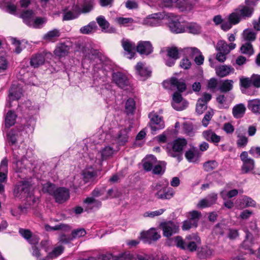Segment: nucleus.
I'll return each mask as SVG.
<instances>
[{
    "label": "nucleus",
    "instance_id": "72a5a7b5",
    "mask_svg": "<svg viewBox=\"0 0 260 260\" xmlns=\"http://www.w3.org/2000/svg\"><path fill=\"white\" fill-rule=\"evenodd\" d=\"M60 35L59 29H54L47 32L43 37V39L46 42H54Z\"/></svg>",
    "mask_w": 260,
    "mask_h": 260
},
{
    "label": "nucleus",
    "instance_id": "8fccbe9b",
    "mask_svg": "<svg viewBox=\"0 0 260 260\" xmlns=\"http://www.w3.org/2000/svg\"><path fill=\"white\" fill-rule=\"evenodd\" d=\"M242 19L237 9L228 17V20L230 21L234 25L239 23Z\"/></svg>",
    "mask_w": 260,
    "mask_h": 260
},
{
    "label": "nucleus",
    "instance_id": "393cba45",
    "mask_svg": "<svg viewBox=\"0 0 260 260\" xmlns=\"http://www.w3.org/2000/svg\"><path fill=\"white\" fill-rule=\"evenodd\" d=\"M8 173V159L4 158L0 164V183L5 182L7 180Z\"/></svg>",
    "mask_w": 260,
    "mask_h": 260
},
{
    "label": "nucleus",
    "instance_id": "a211bd4d",
    "mask_svg": "<svg viewBox=\"0 0 260 260\" xmlns=\"http://www.w3.org/2000/svg\"><path fill=\"white\" fill-rule=\"evenodd\" d=\"M187 244L186 249H188L190 251H196L197 248V244L201 243V239L197 234H191L188 235L186 237Z\"/></svg>",
    "mask_w": 260,
    "mask_h": 260
},
{
    "label": "nucleus",
    "instance_id": "58836bf2",
    "mask_svg": "<svg viewBox=\"0 0 260 260\" xmlns=\"http://www.w3.org/2000/svg\"><path fill=\"white\" fill-rule=\"evenodd\" d=\"M17 116L15 112L12 110L8 112L5 117V126L10 127L13 126L16 121Z\"/></svg>",
    "mask_w": 260,
    "mask_h": 260
},
{
    "label": "nucleus",
    "instance_id": "4c0bfd02",
    "mask_svg": "<svg viewBox=\"0 0 260 260\" xmlns=\"http://www.w3.org/2000/svg\"><path fill=\"white\" fill-rule=\"evenodd\" d=\"M256 34L250 29H245L242 34L243 41L245 42H253L255 40Z\"/></svg>",
    "mask_w": 260,
    "mask_h": 260
},
{
    "label": "nucleus",
    "instance_id": "052dcab7",
    "mask_svg": "<svg viewBox=\"0 0 260 260\" xmlns=\"http://www.w3.org/2000/svg\"><path fill=\"white\" fill-rule=\"evenodd\" d=\"M165 164L164 162H159L158 164H154L153 166L152 172L154 174H161L164 172Z\"/></svg>",
    "mask_w": 260,
    "mask_h": 260
},
{
    "label": "nucleus",
    "instance_id": "20e7f679",
    "mask_svg": "<svg viewBox=\"0 0 260 260\" xmlns=\"http://www.w3.org/2000/svg\"><path fill=\"white\" fill-rule=\"evenodd\" d=\"M187 142L184 139L179 138L167 145V150L170 156L177 157L180 161L183 148L186 146Z\"/></svg>",
    "mask_w": 260,
    "mask_h": 260
},
{
    "label": "nucleus",
    "instance_id": "6ab92c4d",
    "mask_svg": "<svg viewBox=\"0 0 260 260\" xmlns=\"http://www.w3.org/2000/svg\"><path fill=\"white\" fill-rule=\"evenodd\" d=\"M135 69L136 73L140 80H145L151 75L150 69L142 62H138L136 66Z\"/></svg>",
    "mask_w": 260,
    "mask_h": 260
},
{
    "label": "nucleus",
    "instance_id": "5fc2aeb1",
    "mask_svg": "<svg viewBox=\"0 0 260 260\" xmlns=\"http://www.w3.org/2000/svg\"><path fill=\"white\" fill-rule=\"evenodd\" d=\"M243 162L242 170L245 173H248L254 169L255 163L254 160L252 158H251Z\"/></svg>",
    "mask_w": 260,
    "mask_h": 260
},
{
    "label": "nucleus",
    "instance_id": "338daca9",
    "mask_svg": "<svg viewBox=\"0 0 260 260\" xmlns=\"http://www.w3.org/2000/svg\"><path fill=\"white\" fill-rule=\"evenodd\" d=\"M167 55L169 57H171L176 59L179 58V52L176 47L169 48L167 49Z\"/></svg>",
    "mask_w": 260,
    "mask_h": 260
},
{
    "label": "nucleus",
    "instance_id": "3c124183",
    "mask_svg": "<svg viewBox=\"0 0 260 260\" xmlns=\"http://www.w3.org/2000/svg\"><path fill=\"white\" fill-rule=\"evenodd\" d=\"M34 16V13L32 10H26L21 14V17L23 19L24 22L27 25L32 20Z\"/></svg>",
    "mask_w": 260,
    "mask_h": 260
},
{
    "label": "nucleus",
    "instance_id": "f03ea898",
    "mask_svg": "<svg viewBox=\"0 0 260 260\" xmlns=\"http://www.w3.org/2000/svg\"><path fill=\"white\" fill-rule=\"evenodd\" d=\"M112 81L119 88L128 92L134 89V85L131 78L125 73L121 72H113L112 76Z\"/></svg>",
    "mask_w": 260,
    "mask_h": 260
},
{
    "label": "nucleus",
    "instance_id": "ea45409f",
    "mask_svg": "<svg viewBox=\"0 0 260 260\" xmlns=\"http://www.w3.org/2000/svg\"><path fill=\"white\" fill-rule=\"evenodd\" d=\"M185 31L194 35L199 34L201 32V27L197 23H185Z\"/></svg>",
    "mask_w": 260,
    "mask_h": 260
},
{
    "label": "nucleus",
    "instance_id": "bf43d9fd",
    "mask_svg": "<svg viewBox=\"0 0 260 260\" xmlns=\"http://www.w3.org/2000/svg\"><path fill=\"white\" fill-rule=\"evenodd\" d=\"M238 140L237 141V145L238 147H245L248 142V138L240 133L237 134Z\"/></svg>",
    "mask_w": 260,
    "mask_h": 260
},
{
    "label": "nucleus",
    "instance_id": "4d7b16f0",
    "mask_svg": "<svg viewBox=\"0 0 260 260\" xmlns=\"http://www.w3.org/2000/svg\"><path fill=\"white\" fill-rule=\"evenodd\" d=\"M56 189L55 185L50 182H47L43 185L42 191L50 195L53 196Z\"/></svg>",
    "mask_w": 260,
    "mask_h": 260
},
{
    "label": "nucleus",
    "instance_id": "2f4dec72",
    "mask_svg": "<svg viewBox=\"0 0 260 260\" xmlns=\"http://www.w3.org/2000/svg\"><path fill=\"white\" fill-rule=\"evenodd\" d=\"M216 75L220 77H224L234 72V69L231 66L222 65L215 68Z\"/></svg>",
    "mask_w": 260,
    "mask_h": 260
},
{
    "label": "nucleus",
    "instance_id": "13d9d810",
    "mask_svg": "<svg viewBox=\"0 0 260 260\" xmlns=\"http://www.w3.org/2000/svg\"><path fill=\"white\" fill-rule=\"evenodd\" d=\"M201 217V213L200 212L193 210L188 212V219L191 221L195 223L198 226V221Z\"/></svg>",
    "mask_w": 260,
    "mask_h": 260
},
{
    "label": "nucleus",
    "instance_id": "680f3d73",
    "mask_svg": "<svg viewBox=\"0 0 260 260\" xmlns=\"http://www.w3.org/2000/svg\"><path fill=\"white\" fill-rule=\"evenodd\" d=\"M207 104L202 100H198L196 105V112L199 114H202L207 109Z\"/></svg>",
    "mask_w": 260,
    "mask_h": 260
},
{
    "label": "nucleus",
    "instance_id": "0eeeda50",
    "mask_svg": "<svg viewBox=\"0 0 260 260\" xmlns=\"http://www.w3.org/2000/svg\"><path fill=\"white\" fill-rule=\"evenodd\" d=\"M166 12H162L149 15L144 19L142 23L148 26H159L161 24V20L165 19L166 17Z\"/></svg>",
    "mask_w": 260,
    "mask_h": 260
},
{
    "label": "nucleus",
    "instance_id": "c756f323",
    "mask_svg": "<svg viewBox=\"0 0 260 260\" xmlns=\"http://www.w3.org/2000/svg\"><path fill=\"white\" fill-rule=\"evenodd\" d=\"M166 183L159 181L153 183L151 185L152 193L154 194V196L156 198H165L166 197V196H164L160 193H161V189L164 188V186L166 185Z\"/></svg>",
    "mask_w": 260,
    "mask_h": 260
},
{
    "label": "nucleus",
    "instance_id": "473e14b6",
    "mask_svg": "<svg viewBox=\"0 0 260 260\" xmlns=\"http://www.w3.org/2000/svg\"><path fill=\"white\" fill-rule=\"evenodd\" d=\"M245 111L246 107L244 104L241 103L237 104L232 109L233 115L236 119L243 117L245 113Z\"/></svg>",
    "mask_w": 260,
    "mask_h": 260
},
{
    "label": "nucleus",
    "instance_id": "6e6d98bb",
    "mask_svg": "<svg viewBox=\"0 0 260 260\" xmlns=\"http://www.w3.org/2000/svg\"><path fill=\"white\" fill-rule=\"evenodd\" d=\"M115 22L120 25L126 26L128 24H132L134 22V19L131 17H116L115 19Z\"/></svg>",
    "mask_w": 260,
    "mask_h": 260
},
{
    "label": "nucleus",
    "instance_id": "9b49d317",
    "mask_svg": "<svg viewBox=\"0 0 260 260\" xmlns=\"http://www.w3.org/2000/svg\"><path fill=\"white\" fill-rule=\"evenodd\" d=\"M245 6H240L237 8L238 12L242 19H246L250 17L253 12L254 0H245Z\"/></svg>",
    "mask_w": 260,
    "mask_h": 260
},
{
    "label": "nucleus",
    "instance_id": "79ce46f5",
    "mask_svg": "<svg viewBox=\"0 0 260 260\" xmlns=\"http://www.w3.org/2000/svg\"><path fill=\"white\" fill-rule=\"evenodd\" d=\"M79 14V13L75 10H63V17L62 20L63 21H68L73 19H75L78 18Z\"/></svg>",
    "mask_w": 260,
    "mask_h": 260
},
{
    "label": "nucleus",
    "instance_id": "49530a36",
    "mask_svg": "<svg viewBox=\"0 0 260 260\" xmlns=\"http://www.w3.org/2000/svg\"><path fill=\"white\" fill-rule=\"evenodd\" d=\"M216 100L219 104L218 107L220 109L229 108L231 103V101L227 100L224 95H219L217 97Z\"/></svg>",
    "mask_w": 260,
    "mask_h": 260
},
{
    "label": "nucleus",
    "instance_id": "6e6552de",
    "mask_svg": "<svg viewBox=\"0 0 260 260\" xmlns=\"http://www.w3.org/2000/svg\"><path fill=\"white\" fill-rule=\"evenodd\" d=\"M149 118H150L149 125L153 135L156 134L157 131L165 127V123L162 117L158 116L156 113L151 112L149 114Z\"/></svg>",
    "mask_w": 260,
    "mask_h": 260
},
{
    "label": "nucleus",
    "instance_id": "2eb2a0df",
    "mask_svg": "<svg viewBox=\"0 0 260 260\" xmlns=\"http://www.w3.org/2000/svg\"><path fill=\"white\" fill-rule=\"evenodd\" d=\"M160 238V234L154 228H151L147 232H143L141 234V238L143 242L149 244L158 240Z\"/></svg>",
    "mask_w": 260,
    "mask_h": 260
},
{
    "label": "nucleus",
    "instance_id": "cd10ccee",
    "mask_svg": "<svg viewBox=\"0 0 260 260\" xmlns=\"http://www.w3.org/2000/svg\"><path fill=\"white\" fill-rule=\"evenodd\" d=\"M46 55L47 53L43 52L42 53H37L32 55L30 61L31 66L36 68L43 65L45 62V56Z\"/></svg>",
    "mask_w": 260,
    "mask_h": 260
},
{
    "label": "nucleus",
    "instance_id": "c03bdc74",
    "mask_svg": "<svg viewBox=\"0 0 260 260\" xmlns=\"http://www.w3.org/2000/svg\"><path fill=\"white\" fill-rule=\"evenodd\" d=\"M46 18L38 17H36L35 19H33L28 26L36 28H39L42 27L43 26V25L46 23Z\"/></svg>",
    "mask_w": 260,
    "mask_h": 260
},
{
    "label": "nucleus",
    "instance_id": "ddd939ff",
    "mask_svg": "<svg viewBox=\"0 0 260 260\" xmlns=\"http://www.w3.org/2000/svg\"><path fill=\"white\" fill-rule=\"evenodd\" d=\"M162 85L165 88L176 87L180 92L185 91L186 88V84L184 81L178 80L176 78H172L169 81H164Z\"/></svg>",
    "mask_w": 260,
    "mask_h": 260
},
{
    "label": "nucleus",
    "instance_id": "de8ad7c7",
    "mask_svg": "<svg viewBox=\"0 0 260 260\" xmlns=\"http://www.w3.org/2000/svg\"><path fill=\"white\" fill-rule=\"evenodd\" d=\"M240 50L242 53L248 56L252 55L254 53L253 48L250 42L243 43L240 48Z\"/></svg>",
    "mask_w": 260,
    "mask_h": 260
},
{
    "label": "nucleus",
    "instance_id": "864d4df0",
    "mask_svg": "<svg viewBox=\"0 0 260 260\" xmlns=\"http://www.w3.org/2000/svg\"><path fill=\"white\" fill-rule=\"evenodd\" d=\"M160 193L164 196H166V197L165 198H158L159 199L169 200L173 197L174 191L172 188L168 187V183H166L164 188L161 189Z\"/></svg>",
    "mask_w": 260,
    "mask_h": 260
},
{
    "label": "nucleus",
    "instance_id": "39448f33",
    "mask_svg": "<svg viewBox=\"0 0 260 260\" xmlns=\"http://www.w3.org/2000/svg\"><path fill=\"white\" fill-rule=\"evenodd\" d=\"M165 19L169 21V27L173 32L179 34L185 31V23L181 22L179 17L172 13H166Z\"/></svg>",
    "mask_w": 260,
    "mask_h": 260
},
{
    "label": "nucleus",
    "instance_id": "603ef678",
    "mask_svg": "<svg viewBox=\"0 0 260 260\" xmlns=\"http://www.w3.org/2000/svg\"><path fill=\"white\" fill-rule=\"evenodd\" d=\"M136 109V103L134 100L132 98H129L127 100L125 110L127 114H133Z\"/></svg>",
    "mask_w": 260,
    "mask_h": 260
},
{
    "label": "nucleus",
    "instance_id": "423d86ee",
    "mask_svg": "<svg viewBox=\"0 0 260 260\" xmlns=\"http://www.w3.org/2000/svg\"><path fill=\"white\" fill-rule=\"evenodd\" d=\"M31 183L28 179L19 181L15 186L14 194L15 197L22 198L29 196Z\"/></svg>",
    "mask_w": 260,
    "mask_h": 260
},
{
    "label": "nucleus",
    "instance_id": "1a4fd4ad",
    "mask_svg": "<svg viewBox=\"0 0 260 260\" xmlns=\"http://www.w3.org/2000/svg\"><path fill=\"white\" fill-rule=\"evenodd\" d=\"M166 7L175 6L178 7L181 11H190L193 8L194 4L190 2L183 0V2H178L179 0H161Z\"/></svg>",
    "mask_w": 260,
    "mask_h": 260
},
{
    "label": "nucleus",
    "instance_id": "a18cd8bd",
    "mask_svg": "<svg viewBox=\"0 0 260 260\" xmlns=\"http://www.w3.org/2000/svg\"><path fill=\"white\" fill-rule=\"evenodd\" d=\"M18 132L14 130H11L7 135V141L9 145L13 146L15 145L17 141Z\"/></svg>",
    "mask_w": 260,
    "mask_h": 260
},
{
    "label": "nucleus",
    "instance_id": "4468645a",
    "mask_svg": "<svg viewBox=\"0 0 260 260\" xmlns=\"http://www.w3.org/2000/svg\"><path fill=\"white\" fill-rule=\"evenodd\" d=\"M188 102L183 100L180 93L175 92L173 95L172 105L173 108L178 111L185 109L188 106Z\"/></svg>",
    "mask_w": 260,
    "mask_h": 260
},
{
    "label": "nucleus",
    "instance_id": "c85d7f7f",
    "mask_svg": "<svg viewBox=\"0 0 260 260\" xmlns=\"http://www.w3.org/2000/svg\"><path fill=\"white\" fill-rule=\"evenodd\" d=\"M238 207L244 208L248 207H255L256 202L251 198L244 196L240 198L237 201Z\"/></svg>",
    "mask_w": 260,
    "mask_h": 260
},
{
    "label": "nucleus",
    "instance_id": "7c9ffc66",
    "mask_svg": "<svg viewBox=\"0 0 260 260\" xmlns=\"http://www.w3.org/2000/svg\"><path fill=\"white\" fill-rule=\"evenodd\" d=\"M99 53V52L98 50L86 47L83 51L84 55V61H85L86 59H88L91 61L98 59Z\"/></svg>",
    "mask_w": 260,
    "mask_h": 260
},
{
    "label": "nucleus",
    "instance_id": "4be33fe9",
    "mask_svg": "<svg viewBox=\"0 0 260 260\" xmlns=\"http://www.w3.org/2000/svg\"><path fill=\"white\" fill-rule=\"evenodd\" d=\"M137 51L141 54L148 55L153 51V47L149 41H140L137 46Z\"/></svg>",
    "mask_w": 260,
    "mask_h": 260
},
{
    "label": "nucleus",
    "instance_id": "aec40b11",
    "mask_svg": "<svg viewBox=\"0 0 260 260\" xmlns=\"http://www.w3.org/2000/svg\"><path fill=\"white\" fill-rule=\"evenodd\" d=\"M22 89L18 86L12 85L9 89V102L6 105L7 107H11V102L13 101H17L22 95Z\"/></svg>",
    "mask_w": 260,
    "mask_h": 260
},
{
    "label": "nucleus",
    "instance_id": "0e129e2a",
    "mask_svg": "<svg viewBox=\"0 0 260 260\" xmlns=\"http://www.w3.org/2000/svg\"><path fill=\"white\" fill-rule=\"evenodd\" d=\"M121 194V193L117 189H110L108 190L107 194L105 197L102 198L103 200L108 199L109 198H117Z\"/></svg>",
    "mask_w": 260,
    "mask_h": 260
},
{
    "label": "nucleus",
    "instance_id": "69168bd1",
    "mask_svg": "<svg viewBox=\"0 0 260 260\" xmlns=\"http://www.w3.org/2000/svg\"><path fill=\"white\" fill-rule=\"evenodd\" d=\"M217 166V162L215 160H210L204 164V170L207 172H210L215 169Z\"/></svg>",
    "mask_w": 260,
    "mask_h": 260
},
{
    "label": "nucleus",
    "instance_id": "37998d69",
    "mask_svg": "<svg viewBox=\"0 0 260 260\" xmlns=\"http://www.w3.org/2000/svg\"><path fill=\"white\" fill-rule=\"evenodd\" d=\"M95 163L93 165V167H91L90 169H87L83 172V175L85 182L88 181L90 179H92L96 175V172L95 169H98L101 166H98L96 168L94 166Z\"/></svg>",
    "mask_w": 260,
    "mask_h": 260
},
{
    "label": "nucleus",
    "instance_id": "dca6fc26",
    "mask_svg": "<svg viewBox=\"0 0 260 260\" xmlns=\"http://www.w3.org/2000/svg\"><path fill=\"white\" fill-rule=\"evenodd\" d=\"M187 53L190 57H194L195 63L199 65H202L204 63V57L201 52L196 47H188L185 49Z\"/></svg>",
    "mask_w": 260,
    "mask_h": 260
},
{
    "label": "nucleus",
    "instance_id": "f8f14e48",
    "mask_svg": "<svg viewBox=\"0 0 260 260\" xmlns=\"http://www.w3.org/2000/svg\"><path fill=\"white\" fill-rule=\"evenodd\" d=\"M160 226L163 231L164 236L168 238L177 233L179 231V225L171 221L161 223Z\"/></svg>",
    "mask_w": 260,
    "mask_h": 260
},
{
    "label": "nucleus",
    "instance_id": "f257e3e1",
    "mask_svg": "<svg viewBox=\"0 0 260 260\" xmlns=\"http://www.w3.org/2000/svg\"><path fill=\"white\" fill-rule=\"evenodd\" d=\"M119 150V148L114 149L112 147L107 146L103 148L100 151L94 150L92 153L89 154V158L91 163L95 162V168L98 166H101L103 160L108 157H111L115 153Z\"/></svg>",
    "mask_w": 260,
    "mask_h": 260
},
{
    "label": "nucleus",
    "instance_id": "e2e57ef3",
    "mask_svg": "<svg viewBox=\"0 0 260 260\" xmlns=\"http://www.w3.org/2000/svg\"><path fill=\"white\" fill-rule=\"evenodd\" d=\"M240 83L241 87L247 89L252 85V79L251 78L242 77L240 79Z\"/></svg>",
    "mask_w": 260,
    "mask_h": 260
},
{
    "label": "nucleus",
    "instance_id": "c9c22d12",
    "mask_svg": "<svg viewBox=\"0 0 260 260\" xmlns=\"http://www.w3.org/2000/svg\"><path fill=\"white\" fill-rule=\"evenodd\" d=\"M247 107L253 113L260 114V99H255L249 100Z\"/></svg>",
    "mask_w": 260,
    "mask_h": 260
},
{
    "label": "nucleus",
    "instance_id": "09e8293b",
    "mask_svg": "<svg viewBox=\"0 0 260 260\" xmlns=\"http://www.w3.org/2000/svg\"><path fill=\"white\" fill-rule=\"evenodd\" d=\"M96 20L100 27L102 28V31L105 32L108 31L107 29L109 27L110 23L104 16L101 15L98 16L96 18Z\"/></svg>",
    "mask_w": 260,
    "mask_h": 260
},
{
    "label": "nucleus",
    "instance_id": "5701e85b",
    "mask_svg": "<svg viewBox=\"0 0 260 260\" xmlns=\"http://www.w3.org/2000/svg\"><path fill=\"white\" fill-rule=\"evenodd\" d=\"M202 153L197 147H192L185 153V156L189 162H196L201 157Z\"/></svg>",
    "mask_w": 260,
    "mask_h": 260
},
{
    "label": "nucleus",
    "instance_id": "774afa93",
    "mask_svg": "<svg viewBox=\"0 0 260 260\" xmlns=\"http://www.w3.org/2000/svg\"><path fill=\"white\" fill-rule=\"evenodd\" d=\"M63 251V248L61 246L55 247L52 252L49 253L48 256L50 258H54L59 256Z\"/></svg>",
    "mask_w": 260,
    "mask_h": 260
},
{
    "label": "nucleus",
    "instance_id": "bb28decb",
    "mask_svg": "<svg viewBox=\"0 0 260 260\" xmlns=\"http://www.w3.org/2000/svg\"><path fill=\"white\" fill-rule=\"evenodd\" d=\"M236 46V44L234 43H231L229 45L223 40H220L217 44V50L221 52H223L224 54H228L229 52L235 48Z\"/></svg>",
    "mask_w": 260,
    "mask_h": 260
},
{
    "label": "nucleus",
    "instance_id": "9d476101",
    "mask_svg": "<svg viewBox=\"0 0 260 260\" xmlns=\"http://www.w3.org/2000/svg\"><path fill=\"white\" fill-rule=\"evenodd\" d=\"M130 131V126L119 129L115 135L112 136L113 143H115L118 146L124 145L128 141L129 138L128 133Z\"/></svg>",
    "mask_w": 260,
    "mask_h": 260
},
{
    "label": "nucleus",
    "instance_id": "e433bc0d",
    "mask_svg": "<svg viewBox=\"0 0 260 260\" xmlns=\"http://www.w3.org/2000/svg\"><path fill=\"white\" fill-rule=\"evenodd\" d=\"M234 82L232 80H224L220 82L218 89L222 92H226L231 90L233 88Z\"/></svg>",
    "mask_w": 260,
    "mask_h": 260
},
{
    "label": "nucleus",
    "instance_id": "7ed1b4c3",
    "mask_svg": "<svg viewBox=\"0 0 260 260\" xmlns=\"http://www.w3.org/2000/svg\"><path fill=\"white\" fill-rule=\"evenodd\" d=\"M25 153V149L12 148V167L17 173L22 172L25 169V166L23 162L26 159Z\"/></svg>",
    "mask_w": 260,
    "mask_h": 260
},
{
    "label": "nucleus",
    "instance_id": "a878e982",
    "mask_svg": "<svg viewBox=\"0 0 260 260\" xmlns=\"http://www.w3.org/2000/svg\"><path fill=\"white\" fill-rule=\"evenodd\" d=\"M203 137L208 142L213 143L215 145H218L221 140V137L216 134L212 130H208L203 132Z\"/></svg>",
    "mask_w": 260,
    "mask_h": 260
},
{
    "label": "nucleus",
    "instance_id": "b1692460",
    "mask_svg": "<svg viewBox=\"0 0 260 260\" xmlns=\"http://www.w3.org/2000/svg\"><path fill=\"white\" fill-rule=\"evenodd\" d=\"M84 203L86 205L85 210L89 212L92 210L99 209L102 205L101 202L95 200L93 198H87L84 201Z\"/></svg>",
    "mask_w": 260,
    "mask_h": 260
},
{
    "label": "nucleus",
    "instance_id": "f704fd0d",
    "mask_svg": "<svg viewBox=\"0 0 260 260\" xmlns=\"http://www.w3.org/2000/svg\"><path fill=\"white\" fill-rule=\"evenodd\" d=\"M70 47L64 43H59L54 51L55 55L59 57L65 56L68 53Z\"/></svg>",
    "mask_w": 260,
    "mask_h": 260
},
{
    "label": "nucleus",
    "instance_id": "412c9836",
    "mask_svg": "<svg viewBox=\"0 0 260 260\" xmlns=\"http://www.w3.org/2000/svg\"><path fill=\"white\" fill-rule=\"evenodd\" d=\"M53 196L57 203H62L69 199V190L64 187L57 188Z\"/></svg>",
    "mask_w": 260,
    "mask_h": 260
},
{
    "label": "nucleus",
    "instance_id": "f3484780",
    "mask_svg": "<svg viewBox=\"0 0 260 260\" xmlns=\"http://www.w3.org/2000/svg\"><path fill=\"white\" fill-rule=\"evenodd\" d=\"M121 43L124 50V55L128 58H132L135 54L136 46L135 43L127 39H123Z\"/></svg>",
    "mask_w": 260,
    "mask_h": 260
},
{
    "label": "nucleus",
    "instance_id": "a19ab883",
    "mask_svg": "<svg viewBox=\"0 0 260 260\" xmlns=\"http://www.w3.org/2000/svg\"><path fill=\"white\" fill-rule=\"evenodd\" d=\"M156 159L152 155L148 156L144 160L143 168L146 171H150L152 170L153 166L156 163Z\"/></svg>",
    "mask_w": 260,
    "mask_h": 260
}]
</instances>
